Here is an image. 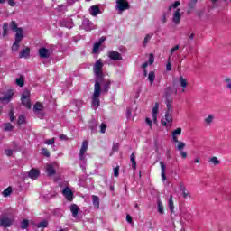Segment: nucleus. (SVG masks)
I'll list each match as a JSON object with an SVG mask.
<instances>
[{
  "label": "nucleus",
  "mask_w": 231,
  "mask_h": 231,
  "mask_svg": "<svg viewBox=\"0 0 231 231\" xmlns=\"http://www.w3.org/2000/svg\"><path fill=\"white\" fill-rule=\"evenodd\" d=\"M216 118V116L214 115H208V116H207L204 119V124H206V125H212V124H214V120Z\"/></svg>",
  "instance_id": "obj_26"
},
{
  "label": "nucleus",
  "mask_w": 231,
  "mask_h": 231,
  "mask_svg": "<svg viewBox=\"0 0 231 231\" xmlns=\"http://www.w3.org/2000/svg\"><path fill=\"white\" fill-rule=\"evenodd\" d=\"M42 154L46 156V158H50V151L46 148H42Z\"/></svg>",
  "instance_id": "obj_51"
},
{
  "label": "nucleus",
  "mask_w": 231,
  "mask_h": 231,
  "mask_svg": "<svg viewBox=\"0 0 231 231\" xmlns=\"http://www.w3.org/2000/svg\"><path fill=\"white\" fill-rule=\"evenodd\" d=\"M158 109H160V103H155L152 110V122L154 124L158 122Z\"/></svg>",
  "instance_id": "obj_14"
},
{
  "label": "nucleus",
  "mask_w": 231,
  "mask_h": 231,
  "mask_svg": "<svg viewBox=\"0 0 231 231\" xmlns=\"http://www.w3.org/2000/svg\"><path fill=\"white\" fill-rule=\"evenodd\" d=\"M131 5H129V1L127 0H116V10L122 14V12H125V10H129Z\"/></svg>",
  "instance_id": "obj_4"
},
{
  "label": "nucleus",
  "mask_w": 231,
  "mask_h": 231,
  "mask_svg": "<svg viewBox=\"0 0 231 231\" xmlns=\"http://www.w3.org/2000/svg\"><path fill=\"white\" fill-rule=\"evenodd\" d=\"M185 147H186V144L184 142L179 143L178 145L176 146V150L180 152L181 158H184V159L187 158V152L183 151Z\"/></svg>",
  "instance_id": "obj_13"
},
{
  "label": "nucleus",
  "mask_w": 231,
  "mask_h": 231,
  "mask_svg": "<svg viewBox=\"0 0 231 231\" xmlns=\"http://www.w3.org/2000/svg\"><path fill=\"white\" fill-rule=\"evenodd\" d=\"M106 129H107V125L102 123L100 125V133H102V134H104V133H106Z\"/></svg>",
  "instance_id": "obj_54"
},
{
  "label": "nucleus",
  "mask_w": 231,
  "mask_h": 231,
  "mask_svg": "<svg viewBox=\"0 0 231 231\" xmlns=\"http://www.w3.org/2000/svg\"><path fill=\"white\" fill-rule=\"evenodd\" d=\"M180 6V1H175L172 5L169 7V10H172V8H178Z\"/></svg>",
  "instance_id": "obj_55"
},
{
  "label": "nucleus",
  "mask_w": 231,
  "mask_h": 231,
  "mask_svg": "<svg viewBox=\"0 0 231 231\" xmlns=\"http://www.w3.org/2000/svg\"><path fill=\"white\" fill-rule=\"evenodd\" d=\"M48 226V221L43 220L37 225V228H46Z\"/></svg>",
  "instance_id": "obj_41"
},
{
  "label": "nucleus",
  "mask_w": 231,
  "mask_h": 231,
  "mask_svg": "<svg viewBox=\"0 0 231 231\" xmlns=\"http://www.w3.org/2000/svg\"><path fill=\"white\" fill-rule=\"evenodd\" d=\"M171 70H172V63H171V58H169L166 64V71H171Z\"/></svg>",
  "instance_id": "obj_50"
},
{
  "label": "nucleus",
  "mask_w": 231,
  "mask_h": 231,
  "mask_svg": "<svg viewBox=\"0 0 231 231\" xmlns=\"http://www.w3.org/2000/svg\"><path fill=\"white\" fill-rule=\"evenodd\" d=\"M16 32L15 34V42H21L23 39L24 38V32H23V29H17V31H14Z\"/></svg>",
  "instance_id": "obj_22"
},
{
  "label": "nucleus",
  "mask_w": 231,
  "mask_h": 231,
  "mask_svg": "<svg viewBox=\"0 0 231 231\" xmlns=\"http://www.w3.org/2000/svg\"><path fill=\"white\" fill-rule=\"evenodd\" d=\"M152 35L153 34H146V36L144 37V40L143 42V48H145L147 46V44H149V41H151V39H152Z\"/></svg>",
  "instance_id": "obj_35"
},
{
  "label": "nucleus",
  "mask_w": 231,
  "mask_h": 231,
  "mask_svg": "<svg viewBox=\"0 0 231 231\" xmlns=\"http://www.w3.org/2000/svg\"><path fill=\"white\" fill-rule=\"evenodd\" d=\"M62 194L68 201H73V191L69 187L64 188Z\"/></svg>",
  "instance_id": "obj_16"
},
{
  "label": "nucleus",
  "mask_w": 231,
  "mask_h": 231,
  "mask_svg": "<svg viewBox=\"0 0 231 231\" xmlns=\"http://www.w3.org/2000/svg\"><path fill=\"white\" fill-rule=\"evenodd\" d=\"M100 95H102V86L100 81H95L94 93L92 95V107L98 109L100 107Z\"/></svg>",
  "instance_id": "obj_1"
},
{
  "label": "nucleus",
  "mask_w": 231,
  "mask_h": 231,
  "mask_svg": "<svg viewBox=\"0 0 231 231\" xmlns=\"http://www.w3.org/2000/svg\"><path fill=\"white\" fill-rule=\"evenodd\" d=\"M97 121H95V120L90 121L89 127H90L91 131H95L97 129Z\"/></svg>",
  "instance_id": "obj_49"
},
{
  "label": "nucleus",
  "mask_w": 231,
  "mask_h": 231,
  "mask_svg": "<svg viewBox=\"0 0 231 231\" xmlns=\"http://www.w3.org/2000/svg\"><path fill=\"white\" fill-rule=\"evenodd\" d=\"M45 145H54L55 144V138L46 139L44 141Z\"/></svg>",
  "instance_id": "obj_46"
},
{
  "label": "nucleus",
  "mask_w": 231,
  "mask_h": 231,
  "mask_svg": "<svg viewBox=\"0 0 231 231\" xmlns=\"http://www.w3.org/2000/svg\"><path fill=\"white\" fill-rule=\"evenodd\" d=\"M180 190L184 199H187V198H192V194L190 193V191H189V189H187V187H185L183 183L180 184Z\"/></svg>",
  "instance_id": "obj_17"
},
{
  "label": "nucleus",
  "mask_w": 231,
  "mask_h": 231,
  "mask_svg": "<svg viewBox=\"0 0 231 231\" xmlns=\"http://www.w3.org/2000/svg\"><path fill=\"white\" fill-rule=\"evenodd\" d=\"M2 129H3V131H5V132L14 131V125H12L11 123H5L2 125Z\"/></svg>",
  "instance_id": "obj_31"
},
{
  "label": "nucleus",
  "mask_w": 231,
  "mask_h": 231,
  "mask_svg": "<svg viewBox=\"0 0 231 231\" xmlns=\"http://www.w3.org/2000/svg\"><path fill=\"white\" fill-rule=\"evenodd\" d=\"M196 3H198V0H191L189 5V8H194V6H196Z\"/></svg>",
  "instance_id": "obj_59"
},
{
  "label": "nucleus",
  "mask_w": 231,
  "mask_h": 231,
  "mask_svg": "<svg viewBox=\"0 0 231 231\" xmlns=\"http://www.w3.org/2000/svg\"><path fill=\"white\" fill-rule=\"evenodd\" d=\"M22 104L27 107V109H32V102L30 101V91H25L21 97Z\"/></svg>",
  "instance_id": "obj_6"
},
{
  "label": "nucleus",
  "mask_w": 231,
  "mask_h": 231,
  "mask_svg": "<svg viewBox=\"0 0 231 231\" xmlns=\"http://www.w3.org/2000/svg\"><path fill=\"white\" fill-rule=\"evenodd\" d=\"M173 93H174V90L172 89V88L171 87L166 88L164 91L165 101H174V98L172 97Z\"/></svg>",
  "instance_id": "obj_11"
},
{
  "label": "nucleus",
  "mask_w": 231,
  "mask_h": 231,
  "mask_svg": "<svg viewBox=\"0 0 231 231\" xmlns=\"http://www.w3.org/2000/svg\"><path fill=\"white\" fill-rule=\"evenodd\" d=\"M64 26L66 28H69V30H71V28H73V23H71V22H65Z\"/></svg>",
  "instance_id": "obj_57"
},
{
  "label": "nucleus",
  "mask_w": 231,
  "mask_h": 231,
  "mask_svg": "<svg viewBox=\"0 0 231 231\" xmlns=\"http://www.w3.org/2000/svg\"><path fill=\"white\" fill-rule=\"evenodd\" d=\"M20 59H28L30 57V48H25L22 50L19 54Z\"/></svg>",
  "instance_id": "obj_27"
},
{
  "label": "nucleus",
  "mask_w": 231,
  "mask_h": 231,
  "mask_svg": "<svg viewBox=\"0 0 231 231\" xmlns=\"http://www.w3.org/2000/svg\"><path fill=\"white\" fill-rule=\"evenodd\" d=\"M172 102L174 101H165L166 104V113H171L173 114L174 113V107L172 106Z\"/></svg>",
  "instance_id": "obj_30"
},
{
  "label": "nucleus",
  "mask_w": 231,
  "mask_h": 231,
  "mask_svg": "<svg viewBox=\"0 0 231 231\" xmlns=\"http://www.w3.org/2000/svg\"><path fill=\"white\" fill-rule=\"evenodd\" d=\"M114 176L116 178H118L120 176V166H116V168L113 169Z\"/></svg>",
  "instance_id": "obj_47"
},
{
  "label": "nucleus",
  "mask_w": 231,
  "mask_h": 231,
  "mask_svg": "<svg viewBox=\"0 0 231 231\" xmlns=\"http://www.w3.org/2000/svg\"><path fill=\"white\" fill-rule=\"evenodd\" d=\"M82 27L83 30H86V32H91V30H95V28H97L95 24H93V22L89 21L88 19L83 20Z\"/></svg>",
  "instance_id": "obj_9"
},
{
  "label": "nucleus",
  "mask_w": 231,
  "mask_h": 231,
  "mask_svg": "<svg viewBox=\"0 0 231 231\" xmlns=\"http://www.w3.org/2000/svg\"><path fill=\"white\" fill-rule=\"evenodd\" d=\"M209 163H212L213 165H219V163H221V161H219V159H217V157H211L208 160Z\"/></svg>",
  "instance_id": "obj_37"
},
{
  "label": "nucleus",
  "mask_w": 231,
  "mask_h": 231,
  "mask_svg": "<svg viewBox=\"0 0 231 231\" xmlns=\"http://www.w3.org/2000/svg\"><path fill=\"white\" fill-rule=\"evenodd\" d=\"M7 3L9 5V6H15L16 3H15V0H7Z\"/></svg>",
  "instance_id": "obj_63"
},
{
  "label": "nucleus",
  "mask_w": 231,
  "mask_h": 231,
  "mask_svg": "<svg viewBox=\"0 0 231 231\" xmlns=\"http://www.w3.org/2000/svg\"><path fill=\"white\" fill-rule=\"evenodd\" d=\"M102 68H104V63H102V60H97L93 67L94 75L97 79L96 81L100 82L104 79V71L102 70Z\"/></svg>",
  "instance_id": "obj_2"
},
{
  "label": "nucleus",
  "mask_w": 231,
  "mask_h": 231,
  "mask_svg": "<svg viewBox=\"0 0 231 231\" xmlns=\"http://www.w3.org/2000/svg\"><path fill=\"white\" fill-rule=\"evenodd\" d=\"M126 221L127 223H130V225H132L133 217L130 215H126Z\"/></svg>",
  "instance_id": "obj_64"
},
{
  "label": "nucleus",
  "mask_w": 231,
  "mask_h": 231,
  "mask_svg": "<svg viewBox=\"0 0 231 231\" xmlns=\"http://www.w3.org/2000/svg\"><path fill=\"white\" fill-rule=\"evenodd\" d=\"M33 111L37 112V111H42V104L41 103H36L33 106Z\"/></svg>",
  "instance_id": "obj_44"
},
{
  "label": "nucleus",
  "mask_w": 231,
  "mask_h": 231,
  "mask_svg": "<svg viewBox=\"0 0 231 231\" xmlns=\"http://www.w3.org/2000/svg\"><path fill=\"white\" fill-rule=\"evenodd\" d=\"M224 83H225V86L227 89H229V91H231V79L230 78H226L224 79Z\"/></svg>",
  "instance_id": "obj_39"
},
{
  "label": "nucleus",
  "mask_w": 231,
  "mask_h": 231,
  "mask_svg": "<svg viewBox=\"0 0 231 231\" xmlns=\"http://www.w3.org/2000/svg\"><path fill=\"white\" fill-rule=\"evenodd\" d=\"M12 225H14L13 217H8L6 215L0 217V226L3 228H10Z\"/></svg>",
  "instance_id": "obj_5"
},
{
  "label": "nucleus",
  "mask_w": 231,
  "mask_h": 231,
  "mask_svg": "<svg viewBox=\"0 0 231 231\" xmlns=\"http://www.w3.org/2000/svg\"><path fill=\"white\" fill-rule=\"evenodd\" d=\"M169 208H170L171 212H173V210H174V201L172 200V195L170 196Z\"/></svg>",
  "instance_id": "obj_40"
},
{
  "label": "nucleus",
  "mask_w": 231,
  "mask_h": 231,
  "mask_svg": "<svg viewBox=\"0 0 231 231\" xmlns=\"http://www.w3.org/2000/svg\"><path fill=\"white\" fill-rule=\"evenodd\" d=\"M5 154H6V156H12L14 154V150H5Z\"/></svg>",
  "instance_id": "obj_60"
},
{
  "label": "nucleus",
  "mask_w": 231,
  "mask_h": 231,
  "mask_svg": "<svg viewBox=\"0 0 231 231\" xmlns=\"http://www.w3.org/2000/svg\"><path fill=\"white\" fill-rule=\"evenodd\" d=\"M177 84L180 88H181L180 89V93H185V91H187V88L189 86V81L187 80L186 78H184L183 76H180L178 79H177Z\"/></svg>",
  "instance_id": "obj_7"
},
{
  "label": "nucleus",
  "mask_w": 231,
  "mask_h": 231,
  "mask_svg": "<svg viewBox=\"0 0 231 231\" xmlns=\"http://www.w3.org/2000/svg\"><path fill=\"white\" fill-rule=\"evenodd\" d=\"M12 97H14V91L9 90L5 96L0 97L1 104H8Z\"/></svg>",
  "instance_id": "obj_12"
},
{
  "label": "nucleus",
  "mask_w": 231,
  "mask_h": 231,
  "mask_svg": "<svg viewBox=\"0 0 231 231\" xmlns=\"http://www.w3.org/2000/svg\"><path fill=\"white\" fill-rule=\"evenodd\" d=\"M24 122H25L24 115H21L18 117V125H22V124H24Z\"/></svg>",
  "instance_id": "obj_53"
},
{
  "label": "nucleus",
  "mask_w": 231,
  "mask_h": 231,
  "mask_svg": "<svg viewBox=\"0 0 231 231\" xmlns=\"http://www.w3.org/2000/svg\"><path fill=\"white\" fill-rule=\"evenodd\" d=\"M157 209H158V212L159 214H165V211L163 209V203H162V200L158 199L157 200Z\"/></svg>",
  "instance_id": "obj_32"
},
{
  "label": "nucleus",
  "mask_w": 231,
  "mask_h": 231,
  "mask_svg": "<svg viewBox=\"0 0 231 231\" xmlns=\"http://www.w3.org/2000/svg\"><path fill=\"white\" fill-rule=\"evenodd\" d=\"M164 116H165V118H164L165 121L162 120V125L167 126V125L172 124V114L165 112Z\"/></svg>",
  "instance_id": "obj_20"
},
{
  "label": "nucleus",
  "mask_w": 231,
  "mask_h": 231,
  "mask_svg": "<svg viewBox=\"0 0 231 231\" xmlns=\"http://www.w3.org/2000/svg\"><path fill=\"white\" fill-rule=\"evenodd\" d=\"M120 147V145L118 143H115L112 147V151L114 152H116V151H118V148Z\"/></svg>",
  "instance_id": "obj_61"
},
{
  "label": "nucleus",
  "mask_w": 231,
  "mask_h": 231,
  "mask_svg": "<svg viewBox=\"0 0 231 231\" xmlns=\"http://www.w3.org/2000/svg\"><path fill=\"white\" fill-rule=\"evenodd\" d=\"M181 127H179L177 129H175L172 133H171V136H172V140H173V143H180V142L178 140V136H181Z\"/></svg>",
  "instance_id": "obj_15"
},
{
  "label": "nucleus",
  "mask_w": 231,
  "mask_h": 231,
  "mask_svg": "<svg viewBox=\"0 0 231 231\" xmlns=\"http://www.w3.org/2000/svg\"><path fill=\"white\" fill-rule=\"evenodd\" d=\"M89 14H90V15H92V17H97V15H98V14H102V12H100V6H98V5L90 6Z\"/></svg>",
  "instance_id": "obj_19"
},
{
  "label": "nucleus",
  "mask_w": 231,
  "mask_h": 231,
  "mask_svg": "<svg viewBox=\"0 0 231 231\" xmlns=\"http://www.w3.org/2000/svg\"><path fill=\"white\" fill-rule=\"evenodd\" d=\"M131 115H133V109H131V107L126 108L127 118H131Z\"/></svg>",
  "instance_id": "obj_58"
},
{
  "label": "nucleus",
  "mask_w": 231,
  "mask_h": 231,
  "mask_svg": "<svg viewBox=\"0 0 231 231\" xmlns=\"http://www.w3.org/2000/svg\"><path fill=\"white\" fill-rule=\"evenodd\" d=\"M107 57L110 59V60H122V54L116 51H108Z\"/></svg>",
  "instance_id": "obj_8"
},
{
  "label": "nucleus",
  "mask_w": 231,
  "mask_h": 231,
  "mask_svg": "<svg viewBox=\"0 0 231 231\" xmlns=\"http://www.w3.org/2000/svg\"><path fill=\"white\" fill-rule=\"evenodd\" d=\"M181 20V14H180V9H177L173 14L172 22L174 24H180V21Z\"/></svg>",
  "instance_id": "obj_21"
},
{
  "label": "nucleus",
  "mask_w": 231,
  "mask_h": 231,
  "mask_svg": "<svg viewBox=\"0 0 231 231\" xmlns=\"http://www.w3.org/2000/svg\"><path fill=\"white\" fill-rule=\"evenodd\" d=\"M160 165H161V178L162 181H165L167 180V176L165 175V162H163V161H161Z\"/></svg>",
  "instance_id": "obj_25"
},
{
  "label": "nucleus",
  "mask_w": 231,
  "mask_h": 231,
  "mask_svg": "<svg viewBox=\"0 0 231 231\" xmlns=\"http://www.w3.org/2000/svg\"><path fill=\"white\" fill-rule=\"evenodd\" d=\"M45 172L47 173L48 176H55L56 171L55 167L51 163H48L45 166Z\"/></svg>",
  "instance_id": "obj_18"
},
{
  "label": "nucleus",
  "mask_w": 231,
  "mask_h": 231,
  "mask_svg": "<svg viewBox=\"0 0 231 231\" xmlns=\"http://www.w3.org/2000/svg\"><path fill=\"white\" fill-rule=\"evenodd\" d=\"M178 50H180V45H175L174 48L171 50V55H172Z\"/></svg>",
  "instance_id": "obj_62"
},
{
  "label": "nucleus",
  "mask_w": 231,
  "mask_h": 231,
  "mask_svg": "<svg viewBox=\"0 0 231 231\" xmlns=\"http://www.w3.org/2000/svg\"><path fill=\"white\" fill-rule=\"evenodd\" d=\"M11 30L13 32H17V30H21V28L17 27V23L15 21L11 22Z\"/></svg>",
  "instance_id": "obj_45"
},
{
  "label": "nucleus",
  "mask_w": 231,
  "mask_h": 231,
  "mask_svg": "<svg viewBox=\"0 0 231 231\" xmlns=\"http://www.w3.org/2000/svg\"><path fill=\"white\" fill-rule=\"evenodd\" d=\"M98 50H100V43L96 42L93 46L92 53H98Z\"/></svg>",
  "instance_id": "obj_48"
},
{
  "label": "nucleus",
  "mask_w": 231,
  "mask_h": 231,
  "mask_svg": "<svg viewBox=\"0 0 231 231\" xmlns=\"http://www.w3.org/2000/svg\"><path fill=\"white\" fill-rule=\"evenodd\" d=\"M29 226H30V221L28 219H23L21 222V228H22V230H26V228H28Z\"/></svg>",
  "instance_id": "obj_36"
},
{
  "label": "nucleus",
  "mask_w": 231,
  "mask_h": 231,
  "mask_svg": "<svg viewBox=\"0 0 231 231\" xmlns=\"http://www.w3.org/2000/svg\"><path fill=\"white\" fill-rule=\"evenodd\" d=\"M88 148H89V141L88 140L83 141L79 156V161L83 162L84 165H86V162H88V160L86 159V152H88Z\"/></svg>",
  "instance_id": "obj_3"
},
{
  "label": "nucleus",
  "mask_w": 231,
  "mask_h": 231,
  "mask_svg": "<svg viewBox=\"0 0 231 231\" xmlns=\"http://www.w3.org/2000/svg\"><path fill=\"white\" fill-rule=\"evenodd\" d=\"M16 84L20 88H23L24 87V79L23 78H17L16 79Z\"/></svg>",
  "instance_id": "obj_43"
},
{
  "label": "nucleus",
  "mask_w": 231,
  "mask_h": 231,
  "mask_svg": "<svg viewBox=\"0 0 231 231\" xmlns=\"http://www.w3.org/2000/svg\"><path fill=\"white\" fill-rule=\"evenodd\" d=\"M8 35V23H4L3 25V37H6Z\"/></svg>",
  "instance_id": "obj_42"
},
{
  "label": "nucleus",
  "mask_w": 231,
  "mask_h": 231,
  "mask_svg": "<svg viewBox=\"0 0 231 231\" xmlns=\"http://www.w3.org/2000/svg\"><path fill=\"white\" fill-rule=\"evenodd\" d=\"M40 174L41 171H39V170L32 169L29 171V178H31V180H37Z\"/></svg>",
  "instance_id": "obj_23"
},
{
  "label": "nucleus",
  "mask_w": 231,
  "mask_h": 231,
  "mask_svg": "<svg viewBox=\"0 0 231 231\" xmlns=\"http://www.w3.org/2000/svg\"><path fill=\"white\" fill-rule=\"evenodd\" d=\"M38 55L41 59H50L51 52L49 49L42 47L39 49Z\"/></svg>",
  "instance_id": "obj_10"
},
{
  "label": "nucleus",
  "mask_w": 231,
  "mask_h": 231,
  "mask_svg": "<svg viewBox=\"0 0 231 231\" xmlns=\"http://www.w3.org/2000/svg\"><path fill=\"white\" fill-rule=\"evenodd\" d=\"M109 89H111V81L107 80L103 88H101V93H109Z\"/></svg>",
  "instance_id": "obj_28"
},
{
  "label": "nucleus",
  "mask_w": 231,
  "mask_h": 231,
  "mask_svg": "<svg viewBox=\"0 0 231 231\" xmlns=\"http://www.w3.org/2000/svg\"><path fill=\"white\" fill-rule=\"evenodd\" d=\"M92 200H93V206L95 207V208H100V198H98V196L93 195Z\"/></svg>",
  "instance_id": "obj_29"
},
{
  "label": "nucleus",
  "mask_w": 231,
  "mask_h": 231,
  "mask_svg": "<svg viewBox=\"0 0 231 231\" xmlns=\"http://www.w3.org/2000/svg\"><path fill=\"white\" fill-rule=\"evenodd\" d=\"M12 194V187H8L6 188L4 191H3V196L4 198H8V196H10Z\"/></svg>",
  "instance_id": "obj_38"
},
{
  "label": "nucleus",
  "mask_w": 231,
  "mask_h": 231,
  "mask_svg": "<svg viewBox=\"0 0 231 231\" xmlns=\"http://www.w3.org/2000/svg\"><path fill=\"white\" fill-rule=\"evenodd\" d=\"M130 161L132 163V169H136V155L134 152L130 155Z\"/></svg>",
  "instance_id": "obj_34"
},
{
  "label": "nucleus",
  "mask_w": 231,
  "mask_h": 231,
  "mask_svg": "<svg viewBox=\"0 0 231 231\" xmlns=\"http://www.w3.org/2000/svg\"><path fill=\"white\" fill-rule=\"evenodd\" d=\"M154 79H156V74L154 71H150L148 74V80L151 85L154 84Z\"/></svg>",
  "instance_id": "obj_33"
},
{
  "label": "nucleus",
  "mask_w": 231,
  "mask_h": 231,
  "mask_svg": "<svg viewBox=\"0 0 231 231\" xmlns=\"http://www.w3.org/2000/svg\"><path fill=\"white\" fill-rule=\"evenodd\" d=\"M79 210H80V208L77 206L76 204H72L70 206V212L72 214V217H77L79 216Z\"/></svg>",
  "instance_id": "obj_24"
},
{
  "label": "nucleus",
  "mask_w": 231,
  "mask_h": 231,
  "mask_svg": "<svg viewBox=\"0 0 231 231\" xmlns=\"http://www.w3.org/2000/svg\"><path fill=\"white\" fill-rule=\"evenodd\" d=\"M145 122L147 125H149L150 129H152V121L151 120V118L146 117Z\"/></svg>",
  "instance_id": "obj_56"
},
{
  "label": "nucleus",
  "mask_w": 231,
  "mask_h": 231,
  "mask_svg": "<svg viewBox=\"0 0 231 231\" xmlns=\"http://www.w3.org/2000/svg\"><path fill=\"white\" fill-rule=\"evenodd\" d=\"M19 42H14V43L12 46V51H17L19 50Z\"/></svg>",
  "instance_id": "obj_52"
}]
</instances>
